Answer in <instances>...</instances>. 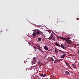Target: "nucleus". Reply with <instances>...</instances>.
<instances>
[{
    "label": "nucleus",
    "instance_id": "8",
    "mask_svg": "<svg viewBox=\"0 0 79 79\" xmlns=\"http://www.w3.org/2000/svg\"><path fill=\"white\" fill-rule=\"evenodd\" d=\"M66 75H69V72L68 71H66L65 73Z\"/></svg>",
    "mask_w": 79,
    "mask_h": 79
},
{
    "label": "nucleus",
    "instance_id": "21",
    "mask_svg": "<svg viewBox=\"0 0 79 79\" xmlns=\"http://www.w3.org/2000/svg\"><path fill=\"white\" fill-rule=\"evenodd\" d=\"M39 64H40V65H42V64H41V63L40 62H39Z\"/></svg>",
    "mask_w": 79,
    "mask_h": 79
},
{
    "label": "nucleus",
    "instance_id": "23",
    "mask_svg": "<svg viewBox=\"0 0 79 79\" xmlns=\"http://www.w3.org/2000/svg\"><path fill=\"white\" fill-rule=\"evenodd\" d=\"M74 64H73L72 65V66H74Z\"/></svg>",
    "mask_w": 79,
    "mask_h": 79
},
{
    "label": "nucleus",
    "instance_id": "12",
    "mask_svg": "<svg viewBox=\"0 0 79 79\" xmlns=\"http://www.w3.org/2000/svg\"><path fill=\"white\" fill-rule=\"evenodd\" d=\"M61 47L63 48V49H64V47L63 46V45H62V44H61V46H60Z\"/></svg>",
    "mask_w": 79,
    "mask_h": 79
},
{
    "label": "nucleus",
    "instance_id": "5",
    "mask_svg": "<svg viewBox=\"0 0 79 79\" xmlns=\"http://www.w3.org/2000/svg\"><path fill=\"white\" fill-rule=\"evenodd\" d=\"M54 39V36L53 35H51L50 36V40H53Z\"/></svg>",
    "mask_w": 79,
    "mask_h": 79
},
{
    "label": "nucleus",
    "instance_id": "27",
    "mask_svg": "<svg viewBox=\"0 0 79 79\" xmlns=\"http://www.w3.org/2000/svg\"><path fill=\"white\" fill-rule=\"evenodd\" d=\"M24 62L25 63V61H24Z\"/></svg>",
    "mask_w": 79,
    "mask_h": 79
},
{
    "label": "nucleus",
    "instance_id": "10",
    "mask_svg": "<svg viewBox=\"0 0 79 79\" xmlns=\"http://www.w3.org/2000/svg\"><path fill=\"white\" fill-rule=\"evenodd\" d=\"M55 52H56V53H58V49H57V48H55Z\"/></svg>",
    "mask_w": 79,
    "mask_h": 79
},
{
    "label": "nucleus",
    "instance_id": "25",
    "mask_svg": "<svg viewBox=\"0 0 79 79\" xmlns=\"http://www.w3.org/2000/svg\"><path fill=\"white\" fill-rule=\"evenodd\" d=\"M25 61H26V62H27V60H26Z\"/></svg>",
    "mask_w": 79,
    "mask_h": 79
},
{
    "label": "nucleus",
    "instance_id": "3",
    "mask_svg": "<svg viewBox=\"0 0 79 79\" xmlns=\"http://www.w3.org/2000/svg\"><path fill=\"white\" fill-rule=\"evenodd\" d=\"M35 31V32L36 33V35H39V34H40V31L39 29H36L35 30H33V31Z\"/></svg>",
    "mask_w": 79,
    "mask_h": 79
},
{
    "label": "nucleus",
    "instance_id": "11",
    "mask_svg": "<svg viewBox=\"0 0 79 79\" xmlns=\"http://www.w3.org/2000/svg\"><path fill=\"white\" fill-rule=\"evenodd\" d=\"M65 56H66V54L64 53L63 55L61 56V58H64Z\"/></svg>",
    "mask_w": 79,
    "mask_h": 79
},
{
    "label": "nucleus",
    "instance_id": "4",
    "mask_svg": "<svg viewBox=\"0 0 79 79\" xmlns=\"http://www.w3.org/2000/svg\"><path fill=\"white\" fill-rule=\"evenodd\" d=\"M36 47H37L36 49H38V50H41V48H42L40 47V46L38 45H36L35 46Z\"/></svg>",
    "mask_w": 79,
    "mask_h": 79
},
{
    "label": "nucleus",
    "instance_id": "17",
    "mask_svg": "<svg viewBox=\"0 0 79 79\" xmlns=\"http://www.w3.org/2000/svg\"><path fill=\"white\" fill-rule=\"evenodd\" d=\"M59 52H61V53H64V52L62 51L61 50H59Z\"/></svg>",
    "mask_w": 79,
    "mask_h": 79
},
{
    "label": "nucleus",
    "instance_id": "13",
    "mask_svg": "<svg viewBox=\"0 0 79 79\" xmlns=\"http://www.w3.org/2000/svg\"><path fill=\"white\" fill-rule=\"evenodd\" d=\"M44 48L45 50H48V48L46 46H44Z\"/></svg>",
    "mask_w": 79,
    "mask_h": 79
},
{
    "label": "nucleus",
    "instance_id": "19",
    "mask_svg": "<svg viewBox=\"0 0 79 79\" xmlns=\"http://www.w3.org/2000/svg\"><path fill=\"white\" fill-rule=\"evenodd\" d=\"M60 60H57V62H60Z\"/></svg>",
    "mask_w": 79,
    "mask_h": 79
},
{
    "label": "nucleus",
    "instance_id": "6",
    "mask_svg": "<svg viewBox=\"0 0 79 79\" xmlns=\"http://www.w3.org/2000/svg\"><path fill=\"white\" fill-rule=\"evenodd\" d=\"M40 76L41 77H45V76H47V74H44H44H41L40 75Z\"/></svg>",
    "mask_w": 79,
    "mask_h": 79
},
{
    "label": "nucleus",
    "instance_id": "18",
    "mask_svg": "<svg viewBox=\"0 0 79 79\" xmlns=\"http://www.w3.org/2000/svg\"><path fill=\"white\" fill-rule=\"evenodd\" d=\"M67 39V40H69V39H70V38L69 37H67L66 39Z\"/></svg>",
    "mask_w": 79,
    "mask_h": 79
},
{
    "label": "nucleus",
    "instance_id": "15",
    "mask_svg": "<svg viewBox=\"0 0 79 79\" xmlns=\"http://www.w3.org/2000/svg\"><path fill=\"white\" fill-rule=\"evenodd\" d=\"M38 39L39 42H40V41H41V38L40 37L39 38H38Z\"/></svg>",
    "mask_w": 79,
    "mask_h": 79
},
{
    "label": "nucleus",
    "instance_id": "28",
    "mask_svg": "<svg viewBox=\"0 0 79 79\" xmlns=\"http://www.w3.org/2000/svg\"><path fill=\"white\" fill-rule=\"evenodd\" d=\"M6 31H7V30H6Z\"/></svg>",
    "mask_w": 79,
    "mask_h": 79
},
{
    "label": "nucleus",
    "instance_id": "2",
    "mask_svg": "<svg viewBox=\"0 0 79 79\" xmlns=\"http://www.w3.org/2000/svg\"><path fill=\"white\" fill-rule=\"evenodd\" d=\"M36 62L37 60L36 59V58L34 57L32 59L31 63H32L33 64H35V63H36Z\"/></svg>",
    "mask_w": 79,
    "mask_h": 79
},
{
    "label": "nucleus",
    "instance_id": "26",
    "mask_svg": "<svg viewBox=\"0 0 79 79\" xmlns=\"http://www.w3.org/2000/svg\"><path fill=\"white\" fill-rule=\"evenodd\" d=\"M57 39H58V38L57 37Z\"/></svg>",
    "mask_w": 79,
    "mask_h": 79
},
{
    "label": "nucleus",
    "instance_id": "9",
    "mask_svg": "<svg viewBox=\"0 0 79 79\" xmlns=\"http://www.w3.org/2000/svg\"><path fill=\"white\" fill-rule=\"evenodd\" d=\"M32 35H33V37H35V36H36V35H37V34H36V33L34 32L33 33Z\"/></svg>",
    "mask_w": 79,
    "mask_h": 79
},
{
    "label": "nucleus",
    "instance_id": "22",
    "mask_svg": "<svg viewBox=\"0 0 79 79\" xmlns=\"http://www.w3.org/2000/svg\"><path fill=\"white\" fill-rule=\"evenodd\" d=\"M47 39H50V38L49 37L48 38H47Z\"/></svg>",
    "mask_w": 79,
    "mask_h": 79
},
{
    "label": "nucleus",
    "instance_id": "20",
    "mask_svg": "<svg viewBox=\"0 0 79 79\" xmlns=\"http://www.w3.org/2000/svg\"><path fill=\"white\" fill-rule=\"evenodd\" d=\"M51 60H52V61H54V60L53 59V58H51Z\"/></svg>",
    "mask_w": 79,
    "mask_h": 79
},
{
    "label": "nucleus",
    "instance_id": "7",
    "mask_svg": "<svg viewBox=\"0 0 79 79\" xmlns=\"http://www.w3.org/2000/svg\"><path fill=\"white\" fill-rule=\"evenodd\" d=\"M54 44L55 45H56L58 47H61V46L60 45V44H59L57 42H56V43H55Z\"/></svg>",
    "mask_w": 79,
    "mask_h": 79
},
{
    "label": "nucleus",
    "instance_id": "1",
    "mask_svg": "<svg viewBox=\"0 0 79 79\" xmlns=\"http://www.w3.org/2000/svg\"><path fill=\"white\" fill-rule=\"evenodd\" d=\"M59 38L60 39H62V40H65V41L67 42V43H68V44H72V41H71V40H70L66 39V38H63V37H61V36L59 37Z\"/></svg>",
    "mask_w": 79,
    "mask_h": 79
},
{
    "label": "nucleus",
    "instance_id": "16",
    "mask_svg": "<svg viewBox=\"0 0 79 79\" xmlns=\"http://www.w3.org/2000/svg\"><path fill=\"white\" fill-rule=\"evenodd\" d=\"M66 64L68 66H69V64L67 62H65Z\"/></svg>",
    "mask_w": 79,
    "mask_h": 79
},
{
    "label": "nucleus",
    "instance_id": "24",
    "mask_svg": "<svg viewBox=\"0 0 79 79\" xmlns=\"http://www.w3.org/2000/svg\"><path fill=\"white\" fill-rule=\"evenodd\" d=\"M28 44H29V45H31V43H29Z\"/></svg>",
    "mask_w": 79,
    "mask_h": 79
},
{
    "label": "nucleus",
    "instance_id": "14",
    "mask_svg": "<svg viewBox=\"0 0 79 79\" xmlns=\"http://www.w3.org/2000/svg\"><path fill=\"white\" fill-rule=\"evenodd\" d=\"M39 35H43V33L41 31H40Z\"/></svg>",
    "mask_w": 79,
    "mask_h": 79
}]
</instances>
